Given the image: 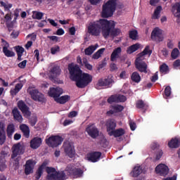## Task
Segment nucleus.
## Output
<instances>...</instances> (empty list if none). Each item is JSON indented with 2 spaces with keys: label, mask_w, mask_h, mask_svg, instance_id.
Returning a JSON list of instances; mask_svg holds the SVG:
<instances>
[{
  "label": "nucleus",
  "mask_w": 180,
  "mask_h": 180,
  "mask_svg": "<svg viewBox=\"0 0 180 180\" xmlns=\"http://www.w3.org/2000/svg\"><path fill=\"white\" fill-rule=\"evenodd\" d=\"M48 165L49 161L45 160L39 167L37 173V179H40V176L43 174L44 169L48 174L46 176L48 180H65L70 175H73L74 178H81L82 174H84L81 169H75L72 165L68 166L64 171L57 172L56 169L47 167Z\"/></svg>",
  "instance_id": "f257e3e1"
},
{
  "label": "nucleus",
  "mask_w": 180,
  "mask_h": 180,
  "mask_svg": "<svg viewBox=\"0 0 180 180\" xmlns=\"http://www.w3.org/2000/svg\"><path fill=\"white\" fill-rule=\"evenodd\" d=\"M87 32L91 36H100L101 32L105 39L120 34V30L115 28V22L101 19L89 25Z\"/></svg>",
  "instance_id": "f03ea898"
},
{
  "label": "nucleus",
  "mask_w": 180,
  "mask_h": 180,
  "mask_svg": "<svg viewBox=\"0 0 180 180\" xmlns=\"http://www.w3.org/2000/svg\"><path fill=\"white\" fill-rule=\"evenodd\" d=\"M70 78L76 82L78 88H85L92 82V76L88 73L82 72L78 65L70 63L68 65Z\"/></svg>",
  "instance_id": "7ed1b4c3"
},
{
  "label": "nucleus",
  "mask_w": 180,
  "mask_h": 180,
  "mask_svg": "<svg viewBox=\"0 0 180 180\" xmlns=\"http://www.w3.org/2000/svg\"><path fill=\"white\" fill-rule=\"evenodd\" d=\"M151 53L152 51L150 50V46H147L143 52L138 55V57L135 61V65L137 70L140 71V72H144L145 74L148 72V70L147 69V64L143 61V60L146 58V56L150 57L151 56Z\"/></svg>",
  "instance_id": "20e7f679"
},
{
  "label": "nucleus",
  "mask_w": 180,
  "mask_h": 180,
  "mask_svg": "<svg viewBox=\"0 0 180 180\" xmlns=\"http://www.w3.org/2000/svg\"><path fill=\"white\" fill-rule=\"evenodd\" d=\"M117 8V0H108L102 6L101 15L103 18H110Z\"/></svg>",
  "instance_id": "39448f33"
},
{
  "label": "nucleus",
  "mask_w": 180,
  "mask_h": 180,
  "mask_svg": "<svg viewBox=\"0 0 180 180\" xmlns=\"http://www.w3.org/2000/svg\"><path fill=\"white\" fill-rule=\"evenodd\" d=\"M25 153V144L22 143H18L13 146L12 147V155H11V162L14 165H18L20 160V157Z\"/></svg>",
  "instance_id": "423d86ee"
},
{
  "label": "nucleus",
  "mask_w": 180,
  "mask_h": 180,
  "mask_svg": "<svg viewBox=\"0 0 180 180\" xmlns=\"http://www.w3.org/2000/svg\"><path fill=\"white\" fill-rule=\"evenodd\" d=\"M106 127L107 131L109 136H114V137H120V136H123L124 134V130L123 129H119L115 130L116 129V122L113 120H108L106 122Z\"/></svg>",
  "instance_id": "0eeeda50"
},
{
  "label": "nucleus",
  "mask_w": 180,
  "mask_h": 180,
  "mask_svg": "<svg viewBox=\"0 0 180 180\" xmlns=\"http://www.w3.org/2000/svg\"><path fill=\"white\" fill-rule=\"evenodd\" d=\"M27 92L30 95L32 99L34 101H36L37 102H44V95L40 93L39 90L30 87L27 89Z\"/></svg>",
  "instance_id": "6e6552de"
},
{
  "label": "nucleus",
  "mask_w": 180,
  "mask_h": 180,
  "mask_svg": "<svg viewBox=\"0 0 180 180\" xmlns=\"http://www.w3.org/2000/svg\"><path fill=\"white\" fill-rule=\"evenodd\" d=\"M46 141L49 147H53L54 148L60 146L61 143L64 141V139L60 136L56 135L49 137Z\"/></svg>",
  "instance_id": "1a4fd4ad"
},
{
  "label": "nucleus",
  "mask_w": 180,
  "mask_h": 180,
  "mask_svg": "<svg viewBox=\"0 0 180 180\" xmlns=\"http://www.w3.org/2000/svg\"><path fill=\"white\" fill-rule=\"evenodd\" d=\"M64 151L70 158H74L75 157V149L72 143L70 142H65L63 144Z\"/></svg>",
  "instance_id": "9d476101"
},
{
  "label": "nucleus",
  "mask_w": 180,
  "mask_h": 180,
  "mask_svg": "<svg viewBox=\"0 0 180 180\" xmlns=\"http://www.w3.org/2000/svg\"><path fill=\"white\" fill-rule=\"evenodd\" d=\"M63 89L60 87H51L48 92V95L49 96H51V98H53L54 101H56L60 95H63Z\"/></svg>",
  "instance_id": "9b49d317"
},
{
  "label": "nucleus",
  "mask_w": 180,
  "mask_h": 180,
  "mask_svg": "<svg viewBox=\"0 0 180 180\" xmlns=\"http://www.w3.org/2000/svg\"><path fill=\"white\" fill-rule=\"evenodd\" d=\"M155 172L162 176H167L169 173V168L165 164H160L155 167Z\"/></svg>",
  "instance_id": "f8f14e48"
},
{
  "label": "nucleus",
  "mask_w": 180,
  "mask_h": 180,
  "mask_svg": "<svg viewBox=\"0 0 180 180\" xmlns=\"http://www.w3.org/2000/svg\"><path fill=\"white\" fill-rule=\"evenodd\" d=\"M162 30L158 27L155 28L151 33V39L155 41H162Z\"/></svg>",
  "instance_id": "ddd939ff"
},
{
  "label": "nucleus",
  "mask_w": 180,
  "mask_h": 180,
  "mask_svg": "<svg viewBox=\"0 0 180 180\" xmlns=\"http://www.w3.org/2000/svg\"><path fill=\"white\" fill-rule=\"evenodd\" d=\"M86 131L92 139H96L99 136V131L94 124L89 125L86 129Z\"/></svg>",
  "instance_id": "4468645a"
},
{
  "label": "nucleus",
  "mask_w": 180,
  "mask_h": 180,
  "mask_svg": "<svg viewBox=\"0 0 180 180\" xmlns=\"http://www.w3.org/2000/svg\"><path fill=\"white\" fill-rule=\"evenodd\" d=\"M61 74V70L60 69V67L58 66H54L52 68L50 71L49 74L47 75L49 78L51 79L52 81H54L57 77H59Z\"/></svg>",
  "instance_id": "2eb2a0df"
},
{
  "label": "nucleus",
  "mask_w": 180,
  "mask_h": 180,
  "mask_svg": "<svg viewBox=\"0 0 180 180\" xmlns=\"http://www.w3.org/2000/svg\"><path fill=\"white\" fill-rule=\"evenodd\" d=\"M18 106L19 108V109L21 110V112H22L24 116H25V117H29V116H30V115H32V112H30V110H29V107H27V105H26V104L25 103V102L23 101H19L18 102Z\"/></svg>",
  "instance_id": "dca6fc26"
},
{
  "label": "nucleus",
  "mask_w": 180,
  "mask_h": 180,
  "mask_svg": "<svg viewBox=\"0 0 180 180\" xmlns=\"http://www.w3.org/2000/svg\"><path fill=\"white\" fill-rule=\"evenodd\" d=\"M34 165H36V162L34 160H29L26 162V164L25 165V175H30V174H33Z\"/></svg>",
  "instance_id": "f3484780"
},
{
  "label": "nucleus",
  "mask_w": 180,
  "mask_h": 180,
  "mask_svg": "<svg viewBox=\"0 0 180 180\" xmlns=\"http://www.w3.org/2000/svg\"><path fill=\"white\" fill-rule=\"evenodd\" d=\"M1 46L3 47V53L6 57H15V52L9 49V44L5 40H2Z\"/></svg>",
  "instance_id": "a211bd4d"
},
{
  "label": "nucleus",
  "mask_w": 180,
  "mask_h": 180,
  "mask_svg": "<svg viewBox=\"0 0 180 180\" xmlns=\"http://www.w3.org/2000/svg\"><path fill=\"white\" fill-rule=\"evenodd\" d=\"M101 152H93L86 155V159L91 162H98V160H101Z\"/></svg>",
  "instance_id": "6ab92c4d"
},
{
  "label": "nucleus",
  "mask_w": 180,
  "mask_h": 180,
  "mask_svg": "<svg viewBox=\"0 0 180 180\" xmlns=\"http://www.w3.org/2000/svg\"><path fill=\"white\" fill-rule=\"evenodd\" d=\"M114 81L112 77H108L106 79H99L97 84L96 88L99 89L100 86H109V85L113 84Z\"/></svg>",
  "instance_id": "aec40b11"
},
{
  "label": "nucleus",
  "mask_w": 180,
  "mask_h": 180,
  "mask_svg": "<svg viewBox=\"0 0 180 180\" xmlns=\"http://www.w3.org/2000/svg\"><path fill=\"white\" fill-rule=\"evenodd\" d=\"M126 96L123 95L112 96L108 99V103H113V102H125Z\"/></svg>",
  "instance_id": "412c9836"
},
{
  "label": "nucleus",
  "mask_w": 180,
  "mask_h": 180,
  "mask_svg": "<svg viewBox=\"0 0 180 180\" xmlns=\"http://www.w3.org/2000/svg\"><path fill=\"white\" fill-rule=\"evenodd\" d=\"M141 174H143V167L138 165L132 169L130 172V176L133 178H137V176H139V175H141Z\"/></svg>",
  "instance_id": "4be33fe9"
},
{
  "label": "nucleus",
  "mask_w": 180,
  "mask_h": 180,
  "mask_svg": "<svg viewBox=\"0 0 180 180\" xmlns=\"http://www.w3.org/2000/svg\"><path fill=\"white\" fill-rule=\"evenodd\" d=\"M5 123L4 122H0V144H4L6 136L5 135Z\"/></svg>",
  "instance_id": "5701e85b"
},
{
  "label": "nucleus",
  "mask_w": 180,
  "mask_h": 180,
  "mask_svg": "<svg viewBox=\"0 0 180 180\" xmlns=\"http://www.w3.org/2000/svg\"><path fill=\"white\" fill-rule=\"evenodd\" d=\"M41 139L39 137L34 138L31 141H30V147L31 148H34L36 150V148H39L40 146H41Z\"/></svg>",
  "instance_id": "b1692460"
},
{
  "label": "nucleus",
  "mask_w": 180,
  "mask_h": 180,
  "mask_svg": "<svg viewBox=\"0 0 180 180\" xmlns=\"http://www.w3.org/2000/svg\"><path fill=\"white\" fill-rule=\"evenodd\" d=\"M8 155V153L5 152H2L0 156V171H4L6 169V160H5V157Z\"/></svg>",
  "instance_id": "393cba45"
},
{
  "label": "nucleus",
  "mask_w": 180,
  "mask_h": 180,
  "mask_svg": "<svg viewBox=\"0 0 180 180\" xmlns=\"http://www.w3.org/2000/svg\"><path fill=\"white\" fill-rule=\"evenodd\" d=\"M121 53H122V48L118 47L114 49L110 56L111 61H116V60H117V58L120 57Z\"/></svg>",
  "instance_id": "a878e982"
},
{
  "label": "nucleus",
  "mask_w": 180,
  "mask_h": 180,
  "mask_svg": "<svg viewBox=\"0 0 180 180\" xmlns=\"http://www.w3.org/2000/svg\"><path fill=\"white\" fill-rule=\"evenodd\" d=\"M180 140L178 138L172 139L168 142V146L169 148H178L179 147Z\"/></svg>",
  "instance_id": "bb28decb"
},
{
  "label": "nucleus",
  "mask_w": 180,
  "mask_h": 180,
  "mask_svg": "<svg viewBox=\"0 0 180 180\" xmlns=\"http://www.w3.org/2000/svg\"><path fill=\"white\" fill-rule=\"evenodd\" d=\"M12 112L15 120H17V122H18L19 123H22V122H23V117H22V115H20V112L17 108H14Z\"/></svg>",
  "instance_id": "cd10ccee"
},
{
  "label": "nucleus",
  "mask_w": 180,
  "mask_h": 180,
  "mask_svg": "<svg viewBox=\"0 0 180 180\" xmlns=\"http://www.w3.org/2000/svg\"><path fill=\"white\" fill-rule=\"evenodd\" d=\"M71 98L68 95H65L62 96H58L57 98H56L55 101L57 102V103H60L61 105H64V103H67L68 101H70Z\"/></svg>",
  "instance_id": "c85d7f7f"
},
{
  "label": "nucleus",
  "mask_w": 180,
  "mask_h": 180,
  "mask_svg": "<svg viewBox=\"0 0 180 180\" xmlns=\"http://www.w3.org/2000/svg\"><path fill=\"white\" fill-rule=\"evenodd\" d=\"M124 108L122 105H116L112 107L110 111H108V115H113V113H117L119 112H122Z\"/></svg>",
  "instance_id": "c756f323"
},
{
  "label": "nucleus",
  "mask_w": 180,
  "mask_h": 180,
  "mask_svg": "<svg viewBox=\"0 0 180 180\" xmlns=\"http://www.w3.org/2000/svg\"><path fill=\"white\" fill-rule=\"evenodd\" d=\"M22 88H23V84L22 82H20V83L15 84V88L11 89V95L13 96H15V95H16V94H18L19 92V91H20V89H22Z\"/></svg>",
  "instance_id": "7c9ffc66"
},
{
  "label": "nucleus",
  "mask_w": 180,
  "mask_h": 180,
  "mask_svg": "<svg viewBox=\"0 0 180 180\" xmlns=\"http://www.w3.org/2000/svg\"><path fill=\"white\" fill-rule=\"evenodd\" d=\"M161 11H162V6H158L154 11L153 14L152 15V19H160L161 16Z\"/></svg>",
  "instance_id": "2f4dec72"
},
{
  "label": "nucleus",
  "mask_w": 180,
  "mask_h": 180,
  "mask_svg": "<svg viewBox=\"0 0 180 180\" xmlns=\"http://www.w3.org/2000/svg\"><path fill=\"white\" fill-rule=\"evenodd\" d=\"M140 47H141L140 44H135L127 49V53L128 54H131L132 53H134V51H137Z\"/></svg>",
  "instance_id": "473e14b6"
},
{
  "label": "nucleus",
  "mask_w": 180,
  "mask_h": 180,
  "mask_svg": "<svg viewBox=\"0 0 180 180\" xmlns=\"http://www.w3.org/2000/svg\"><path fill=\"white\" fill-rule=\"evenodd\" d=\"M99 47V45L98 44H96L94 46H90L89 48L85 49V54L86 56H91Z\"/></svg>",
  "instance_id": "72a5a7b5"
},
{
  "label": "nucleus",
  "mask_w": 180,
  "mask_h": 180,
  "mask_svg": "<svg viewBox=\"0 0 180 180\" xmlns=\"http://www.w3.org/2000/svg\"><path fill=\"white\" fill-rule=\"evenodd\" d=\"M20 129L25 137H29V134H30V130L29 129V127H27V125L22 124L20 125Z\"/></svg>",
  "instance_id": "f704fd0d"
},
{
  "label": "nucleus",
  "mask_w": 180,
  "mask_h": 180,
  "mask_svg": "<svg viewBox=\"0 0 180 180\" xmlns=\"http://www.w3.org/2000/svg\"><path fill=\"white\" fill-rule=\"evenodd\" d=\"M172 11L174 16H176V18H180V4L179 3H176V4H174V6H173Z\"/></svg>",
  "instance_id": "c9c22d12"
},
{
  "label": "nucleus",
  "mask_w": 180,
  "mask_h": 180,
  "mask_svg": "<svg viewBox=\"0 0 180 180\" xmlns=\"http://www.w3.org/2000/svg\"><path fill=\"white\" fill-rule=\"evenodd\" d=\"M131 78L132 81L134 82H136V84H139V82L141 81V76H140V75L136 72L132 73Z\"/></svg>",
  "instance_id": "e433bc0d"
},
{
  "label": "nucleus",
  "mask_w": 180,
  "mask_h": 180,
  "mask_svg": "<svg viewBox=\"0 0 180 180\" xmlns=\"http://www.w3.org/2000/svg\"><path fill=\"white\" fill-rule=\"evenodd\" d=\"M13 133H15V125L13 124H10L7 127V134L8 137H12Z\"/></svg>",
  "instance_id": "4c0bfd02"
},
{
  "label": "nucleus",
  "mask_w": 180,
  "mask_h": 180,
  "mask_svg": "<svg viewBox=\"0 0 180 180\" xmlns=\"http://www.w3.org/2000/svg\"><path fill=\"white\" fill-rule=\"evenodd\" d=\"M44 15V14L41 12H39V11L32 12V18L37 19V20H41V18H43Z\"/></svg>",
  "instance_id": "58836bf2"
},
{
  "label": "nucleus",
  "mask_w": 180,
  "mask_h": 180,
  "mask_svg": "<svg viewBox=\"0 0 180 180\" xmlns=\"http://www.w3.org/2000/svg\"><path fill=\"white\" fill-rule=\"evenodd\" d=\"M15 50H16L17 54L18 56V59L22 60V56L25 51V49H23V47H21V46H16Z\"/></svg>",
  "instance_id": "ea45409f"
},
{
  "label": "nucleus",
  "mask_w": 180,
  "mask_h": 180,
  "mask_svg": "<svg viewBox=\"0 0 180 180\" xmlns=\"http://www.w3.org/2000/svg\"><path fill=\"white\" fill-rule=\"evenodd\" d=\"M179 56H180L179 50L176 48L174 49L171 53L172 58L175 60V59L178 58V57H179Z\"/></svg>",
  "instance_id": "a19ab883"
},
{
  "label": "nucleus",
  "mask_w": 180,
  "mask_h": 180,
  "mask_svg": "<svg viewBox=\"0 0 180 180\" xmlns=\"http://www.w3.org/2000/svg\"><path fill=\"white\" fill-rule=\"evenodd\" d=\"M105 51V48L99 49L96 53L94 54L93 58L94 60H98L103 54V52Z\"/></svg>",
  "instance_id": "79ce46f5"
},
{
  "label": "nucleus",
  "mask_w": 180,
  "mask_h": 180,
  "mask_svg": "<svg viewBox=\"0 0 180 180\" xmlns=\"http://www.w3.org/2000/svg\"><path fill=\"white\" fill-rule=\"evenodd\" d=\"M0 5L4 8L5 11H9L12 8V4L8 2L1 1Z\"/></svg>",
  "instance_id": "37998d69"
},
{
  "label": "nucleus",
  "mask_w": 180,
  "mask_h": 180,
  "mask_svg": "<svg viewBox=\"0 0 180 180\" xmlns=\"http://www.w3.org/2000/svg\"><path fill=\"white\" fill-rule=\"evenodd\" d=\"M160 70L162 74H167V72H168V65H167L165 63H163L162 65H160Z\"/></svg>",
  "instance_id": "c03bdc74"
},
{
  "label": "nucleus",
  "mask_w": 180,
  "mask_h": 180,
  "mask_svg": "<svg viewBox=\"0 0 180 180\" xmlns=\"http://www.w3.org/2000/svg\"><path fill=\"white\" fill-rule=\"evenodd\" d=\"M129 37L132 39V40H137V39L139 38V36L137 35V31H131L129 32Z\"/></svg>",
  "instance_id": "a18cd8bd"
},
{
  "label": "nucleus",
  "mask_w": 180,
  "mask_h": 180,
  "mask_svg": "<svg viewBox=\"0 0 180 180\" xmlns=\"http://www.w3.org/2000/svg\"><path fill=\"white\" fill-rule=\"evenodd\" d=\"M171 96V87L167 86L165 89V96L164 98H168Z\"/></svg>",
  "instance_id": "49530a36"
},
{
  "label": "nucleus",
  "mask_w": 180,
  "mask_h": 180,
  "mask_svg": "<svg viewBox=\"0 0 180 180\" xmlns=\"http://www.w3.org/2000/svg\"><path fill=\"white\" fill-rule=\"evenodd\" d=\"M51 54H57V53H60V46H54L51 49Z\"/></svg>",
  "instance_id": "de8ad7c7"
},
{
  "label": "nucleus",
  "mask_w": 180,
  "mask_h": 180,
  "mask_svg": "<svg viewBox=\"0 0 180 180\" xmlns=\"http://www.w3.org/2000/svg\"><path fill=\"white\" fill-rule=\"evenodd\" d=\"M120 78H121V79H126L129 78V75L126 72V71H122L120 74Z\"/></svg>",
  "instance_id": "09e8293b"
},
{
  "label": "nucleus",
  "mask_w": 180,
  "mask_h": 180,
  "mask_svg": "<svg viewBox=\"0 0 180 180\" xmlns=\"http://www.w3.org/2000/svg\"><path fill=\"white\" fill-rule=\"evenodd\" d=\"M146 106V104H144V102L143 101H139L136 103V108H139V109H143Z\"/></svg>",
  "instance_id": "8fccbe9b"
},
{
  "label": "nucleus",
  "mask_w": 180,
  "mask_h": 180,
  "mask_svg": "<svg viewBox=\"0 0 180 180\" xmlns=\"http://www.w3.org/2000/svg\"><path fill=\"white\" fill-rule=\"evenodd\" d=\"M83 63L84 64V66L87 68V70H92L91 65L88 63V60H86V59H84Z\"/></svg>",
  "instance_id": "3c124183"
},
{
  "label": "nucleus",
  "mask_w": 180,
  "mask_h": 180,
  "mask_svg": "<svg viewBox=\"0 0 180 180\" xmlns=\"http://www.w3.org/2000/svg\"><path fill=\"white\" fill-rule=\"evenodd\" d=\"M48 39H50L51 41H55V43H57V41H58V37L57 36H49Z\"/></svg>",
  "instance_id": "603ef678"
},
{
  "label": "nucleus",
  "mask_w": 180,
  "mask_h": 180,
  "mask_svg": "<svg viewBox=\"0 0 180 180\" xmlns=\"http://www.w3.org/2000/svg\"><path fill=\"white\" fill-rule=\"evenodd\" d=\"M162 150H159L156 154V157L155 159L156 160H160V158H161L162 157Z\"/></svg>",
  "instance_id": "864d4df0"
},
{
  "label": "nucleus",
  "mask_w": 180,
  "mask_h": 180,
  "mask_svg": "<svg viewBox=\"0 0 180 180\" xmlns=\"http://www.w3.org/2000/svg\"><path fill=\"white\" fill-rule=\"evenodd\" d=\"M129 126H130V129H131V130H132V131H134V130H136V125L135 122H130Z\"/></svg>",
  "instance_id": "5fc2aeb1"
},
{
  "label": "nucleus",
  "mask_w": 180,
  "mask_h": 180,
  "mask_svg": "<svg viewBox=\"0 0 180 180\" xmlns=\"http://www.w3.org/2000/svg\"><path fill=\"white\" fill-rule=\"evenodd\" d=\"M158 79V72H156L155 75L152 77L151 81L152 82H155Z\"/></svg>",
  "instance_id": "6e6d98bb"
},
{
  "label": "nucleus",
  "mask_w": 180,
  "mask_h": 180,
  "mask_svg": "<svg viewBox=\"0 0 180 180\" xmlns=\"http://www.w3.org/2000/svg\"><path fill=\"white\" fill-rule=\"evenodd\" d=\"M11 36L13 39H16V37H18V36H19V31H13L11 33Z\"/></svg>",
  "instance_id": "4d7b16f0"
},
{
  "label": "nucleus",
  "mask_w": 180,
  "mask_h": 180,
  "mask_svg": "<svg viewBox=\"0 0 180 180\" xmlns=\"http://www.w3.org/2000/svg\"><path fill=\"white\" fill-rule=\"evenodd\" d=\"M177 178H178V174H175L173 176L163 179V180H176Z\"/></svg>",
  "instance_id": "13d9d810"
},
{
  "label": "nucleus",
  "mask_w": 180,
  "mask_h": 180,
  "mask_svg": "<svg viewBox=\"0 0 180 180\" xmlns=\"http://www.w3.org/2000/svg\"><path fill=\"white\" fill-rule=\"evenodd\" d=\"M27 60H23L22 62L18 64V67L20 68H25V67H26V64H27Z\"/></svg>",
  "instance_id": "bf43d9fd"
},
{
  "label": "nucleus",
  "mask_w": 180,
  "mask_h": 180,
  "mask_svg": "<svg viewBox=\"0 0 180 180\" xmlns=\"http://www.w3.org/2000/svg\"><path fill=\"white\" fill-rule=\"evenodd\" d=\"M77 115H78V112H77V111H72L69 113L68 117H70V118L75 117Z\"/></svg>",
  "instance_id": "052dcab7"
},
{
  "label": "nucleus",
  "mask_w": 180,
  "mask_h": 180,
  "mask_svg": "<svg viewBox=\"0 0 180 180\" xmlns=\"http://www.w3.org/2000/svg\"><path fill=\"white\" fill-rule=\"evenodd\" d=\"M65 32L64 30H63V28L58 29L56 32V34L58 36H63V34H64Z\"/></svg>",
  "instance_id": "680f3d73"
},
{
  "label": "nucleus",
  "mask_w": 180,
  "mask_h": 180,
  "mask_svg": "<svg viewBox=\"0 0 180 180\" xmlns=\"http://www.w3.org/2000/svg\"><path fill=\"white\" fill-rule=\"evenodd\" d=\"M47 25V21L46 20H42L38 24L39 27H44Z\"/></svg>",
  "instance_id": "e2e57ef3"
},
{
  "label": "nucleus",
  "mask_w": 180,
  "mask_h": 180,
  "mask_svg": "<svg viewBox=\"0 0 180 180\" xmlns=\"http://www.w3.org/2000/svg\"><path fill=\"white\" fill-rule=\"evenodd\" d=\"M158 2H160V0H150V5H151V6H155Z\"/></svg>",
  "instance_id": "0e129e2a"
},
{
  "label": "nucleus",
  "mask_w": 180,
  "mask_h": 180,
  "mask_svg": "<svg viewBox=\"0 0 180 180\" xmlns=\"http://www.w3.org/2000/svg\"><path fill=\"white\" fill-rule=\"evenodd\" d=\"M173 65L174 68H178V67H180V59L175 60Z\"/></svg>",
  "instance_id": "69168bd1"
},
{
  "label": "nucleus",
  "mask_w": 180,
  "mask_h": 180,
  "mask_svg": "<svg viewBox=\"0 0 180 180\" xmlns=\"http://www.w3.org/2000/svg\"><path fill=\"white\" fill-rule=\"evenodd\" d=\"M91 5H98L102 0H89Z\"/></svg>",
  "instance_id": "338daca9"
},
{
  "label": "nucleus",
  "mask_w": 180,
  "mask_h": 180,
  "mask_svg": "<svg viewBox=\"0 0 180 180\" xmlns=\"http://www.w3.org/2000/svg\"><path fill=\"white\" fill-rule=\"evenodd\" d=\"M72 124V120H65L63 122V126H68L69 124Z\"/></svg>",
  "instance_id": "774afa93"
}]
</instances>
